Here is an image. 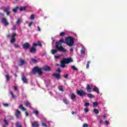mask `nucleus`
Returning a JSON list of instances; mask_svg holds the SVG:
<instances>
[{"mask_svg": "<svg viewBox=\"0 0 127 127\" xmlns=\"http://www.w3.org/2000/svg\"><path fill=\"white\" fill-rule=\"evenodd\" d=\"M73 62H74V60L72 58H64L61 62V67L64 68V67H66L65 64H70Z\"/></svg>", "mask_w": 127, "mask_h": 127, "instance_id": "f257e3e1", "label": "nucleus"}, {"mask_svg": "<svg viewBox=\"0 0 127 127\" xmlns=\"http://www.w3.org/2000/svg\"><path fill=\"white\" fill-rule=\"evenodd\" d=\"M58 51L59 52H67V50H66L65 49H64V47H60L59 48V47H58V45H56L55 46V49H53L51 51V53L52 54H56V53H57V52H58Z\"/></svg>", "mask_w": 127, "mask_h": 127, "instance_id": "f03ea898", "label": "nucleus"}, {"mask_svg": "<svg viewBox=\"0 0 127 127\" xmlns=\"http://www.w3.org/2000/svg\"><path fill=\"white\" fill-rule=\"evenodd\" d=\"M65 43L69 47H72L74 43V39L71 37H67L65 38Z\"/></svg>", "mask_w": 127, "mask_h": 127, "instance_id": "7ed1b4c3", "label": "nucleus"}, {"mask_svg": "<svg viewBox=\"0 0 127 127\" xmlns=\"http://www.w3.org/2000/svg\"><path fill=\"white\" fill-rule=\"evenodd\" d=\"M32 73L34 74V75H35L36 73H38V75L41 76L43 72H42V69L41 68H39L38 66H36L33 68Z\"/></svg>", "mask_w": 127, "mask_h": 127, "instance_id": "20e7f679", "label": "nucleus"}, {"mask_svg": "<svg viewBox=\"0 0 127 127\" xmlns=\"http://www.w3.org/2000/svg\"><path fill=\"white\" fill-rule=\"evenodd\" d=\"M76 94L78 96H80V97H84L85 95H87V93H86L85 91H84V90H77Z\"/></svg>", "mask_w": 127, "mask_h": 127, "instance_id": "39448f33", "label": "nucleus"}, {"mask_svg": "<svg viewBox=\"0 0 127 127\" xmlns=\"http://www.w3.org/2000/svg\"><path fill=\"white\" fill-rule=\"evenodd\" d=\"M15 36H16V33H14L12 34L11 36V40L10 41L11 43H14V42L16 41V39H15Z\"/></svg>", "mask_w": 127, "mask_h": 127, "instance_id": "423d86ee", "label": "nucleus"}, {"mask_svg": "<svg viewBox=\"0 0 127 127\" xmlns=\"http://www.w3.org/2000/svg\"><path fill=\"white\" fill-rule=\"evenodd\" d=\"M64 42H65L64 41V39H60V40H59V42H57L56 43V45H58V47H59L60 48V47H63V46H62V43H64Z\"/></svg>", "mask_w": 127, "mask_h": 127, "instance_id": "0eeeda50", "label": "nucleus"}, {"mask_svg": "<svg viewBox=\"0 0 127 127\" xmlns=\"http://www.w3.org/2000/svg\"><path fill=\"white\" fill-rule=\"evenodd\" d=\"M1 21L2 23L4 24V25H5V26H7V25H9V23H8V22H7V20L6 19V18L5 17L2 18Z\"/></svg>", "mask_w": 127, "mask_h": 127, "instance_id": "6e6552de", "label": "nucleus"}, {"mask_svg": "<svg viewBox=\"0 0 127 127\" xmlns=\"http://www.w3.org/2000/svg\"><path fill=\"white\" fill-rule=\"evenodd\" d=\"M23 48L24 49H29L30 48V44L28 42L25 43L23 45Z\"/></svg>", "mask_w": 127, "mask_h": 127, "instance_id": "1a4fd4ad", "label": "nucleus"}, {"mask_svg": "<svg viewBox=\"0 0 127 127\" xmlns=\"http://www.w3.org/2000/svg\"><path fill=\"white\" fill-rule=\"evenodd\" d=\"M25 64H27V62H26V61H25L21 59H20L19 65L23 66V65H25Z\"/></svg>", "mask_w": 127, "mask_h": 127, "instance_id": "9d476101", "label": "nucleus"}, {"mask_svg": "<svg viewBox=\"0 0 127 127\" xmlns=\"http://www.w3.org/2000/svg\"><path fill=\"white\" fill-rule=\"evenodd\" d=\"M36 51H37V50H36V48L32 47L30 49V53H32V54H34V53H36Z\"/></svg>", "mask_w": 127, "mask_h": 127, "instance_id": "9b49d317", "label": "nucleus"}, {"mask_svg": "<svg viewBox=\"0 0 127 127\" xmlns=\"http://www.w3.org/2000/svg\"><path fill=\"white\" fill-rule=\"evenodd\" d=\"M43 70H44V71H46L47 72H50V71H51L52 69H51V68H50L49 66L47 65L44 67Z\"/></svg>", "mask_w": 127, "mask_h": 127, "instance_id": "f8f14e48", "label": "nucleus"}, {"mask_svg": "<svg viewBox=\"0 0 127 127\" xmlns=\"http://www.w3.org/2000/svg\"><path fill=\"white\" fill-rule=\"evenodd\" d=\"M15 116L17 119H19V117L20 116V111H19L18 110H16Z\"/></svg>", "mask_w": 127, "mask_h": 127, "instance_id": "ddd939ff", "label": "nucleus"}, {"mask_svg": "<svg viewBox=\"0 0 127 127\" xmlns=\"http://www.w3.org/2000/svg\"><path fill=\"white\" fill-rule=\"evenodd\" d=\"M53 77H55V78H56V79H58V80H59V79H60L61 76H60V74L59 73H54L52 75Z\"/></svg>", "mask_w": 127, "mask_h": 127, "instance_id": "4468645a", "label": "nucleus"}, {"mask_svg": "<svg viewBox=\"0 0 127 127\" xmlns=\"http://www.w3.org/2000/svg\"><path fill=\"white\" fill-rule=\"evenodd\" d=\"M86 90L88 93H91V92H92V88H91L90 84H87Z\"/></svg>", "mask_w": 127, "mask_h": 127, "instance_id": "2eb2a0df", "label": "nucleus"}, {"mask_svg": "<svg viewBox=\"0 0 127 127\" xmlns=\"http://www.w3.org/2000/svg\"><path fill=\"white\" fill-rule=\"evenodd\" d=\"M22 80L25 84H27V79L26 78V77H25V76L24 75H22Z\"/></svg>", "mask_w": 127, "mask_h": 127, "instance_id": "dca6fc26", "label": "nucleus"}, {"mask_svg": "<svg viewBox=\"0 0 127 127\" xmlns=\"http://www.w3.org/2000/svg\"><path fill=\"white\" fill-rule=\"evenodd\" d=\"M25 107H28L29 108H31V104L29 101H27L25 102Z\"/></svg>", "mask_w": 127, "mask_h": 127, "instance_id": "f3484780", "label": "nucleus"}, {"mask_svg": "<svg viewBox=\"0 0 127 127\" xmlns=\"http://www.w3.org/2000/svg\"><path fill=\"white\" fill-rule=\"evenodd\" d=\"M70 99L72 100V101H75V99H76V95L73 93H71Z\"/></svg>", "mask_w": 127, "mask_h": 127, "instance_id": "a211bd4d", "label": "nucleus"}, {"mask_svg": "<svg viewBox=\"0 0 127 127\" xmlns=\"http://www.w3.org/2000/svg\"><path fill=\"white\" fill-rule=\"evenodd\" d=\"M39 125H38V123L36 122H34L32 123V127H38Z\"/></svg>", "mask_w": 127, "mask_h": 127, "instance_id": "6ab92c4d", "label": "nucleus"}, {"mask_svg": "<svg viewBox=\"0 0 127 127\" xmlns=\"http://www.w3.org/2000/svg\"><path fill=\"white\" fill-rule=\"evenodd\" d=\"M94 92H95V93H97V94H100V91H99V88H98V87H95L93 89Z\"/></svg>", "mask_w": 127, "mask_h": 127, "instance_id": "aec40b11", "label": "nucleus"}, {"mask_svg": "<svg viewBox=\"0 0 127 127\" xmlns=\"http://www.w3.org/2000/svg\"><path fill=\"white\" fill-rule=\"evenodd\" d=\"M19 109H20V110H21L22 111H23V112H24L25 111H26V109H25V108L23 107V106H22V105H20L19 106Z\"/></svg>", "mask_w": 127, "mask_h": 127, "instance_id": "412c9836", "label": "nucleus"}, {"mask_svg": "<svg viewBox=\"0 0 127 127\" xmlns=\"http://www.w3.org/2000/svg\"><path fill=\"white\" fill-rule=\"evenodd\" d=\"M26 6H21L19 8L20 11H23L24 10H26Z\"/></svg>", "mask_w": 127, "mask_h": 127, "instance_id": "4be33fe9", "label": "nucleus"}, {"mask_svg": "<svg viewBox=\"0 0 127 127\" xmlns=\"http://www.w3.org/2000/svg\"><path fill=\"white\" fill-rule=\"evenodd\" d=\"M64 87L63 86H59L58 89L59 91H61V92H64V90H63Z\"/></svg>", "mask_w": 127, "mask_h": 127, "instance_id": "5701e85b", "label": "nucleus"}, {"mask_svg": "<svg viewBox=\"0 0 127 127\" xmlns=\"http://www.w3.org/2000/svg\"><path fill=\"white\" fill-rule=\"evenodd\" d=\"M63 102L65 105H68L69 104V102L68 101V100H67V99H64L63 100Z\"/></svg>", "mask_w": 127, "mask_h": 127, "instance_id": "b1692460", "label": "nucleus"}, {"mask_svg": "<svg viewBox=\"0 0 127 127\" xmlns=\"http://www.w3.org/2000/svg\"><path fill=\"white\" fill-rule=\"evenodd\" d=\"M71 69H72L73 71H78V68H77L75 65H72Z\"/></svg>", "mask_w": 127, "mask_h": 127, "instance_id": "393cba45", "label": "nucleus"}, {"mask_svg": "<svg viewBox=\"0 0 127 127\" xmlns=\"http://www.w3.org/2000/svg\"><path fill=\"white\" fill-rule=\"evenodd\" d=\"M10 94L13 99H15V96L13 94V92H12V91H10Z\"/></svg>", "mask_w": 127, "mask_h": 127, "instance_id": "a878e982", "label": "nucleus"}, {"mask_svg": "<svg viewBox=\"0 0 127 127\" xmlns=\"http://www.w3.org/2000/svg\"><path fill=\"white\" fill-rule=\"evenodd\" d=\"M93 112L96 115H98L99 113V110L97 109H94V110H93Z\"/></svg>", "mask_w": 127, "mask_h": 127, "instance_id": "bb28decb", "label": "nucleus"}, {"mask_svg": "<svg viewBox=\"0 0 127 127\" xmlns=\"http://www.w3.org/2000/svg\"><path fill=\"white\" fill-rule=\"evenodd\" d=\"M37 45L39 47H42V44L39 41L37 42Z\"/></svg>", "mask_w": 127, "mask_h": 127, "instance_id": "cd10ccee", "label": "nucleus"}, {"mask_svg": "<svg viewBox=\"0 0 127 127\" xmlns=\"http://www.w3.org/2000/svg\"><path fill=\"white\" fill-rule=\"evenodd\" d=\"M33 113L36 115V116H38V115H39V112L36 110H34Z\"/></svg>", "mask_w": 127, "mask_h": 127, "instance_id": "c85d7f7f", "label": "nucleus"}, {"mask_svg": "<svg viewBox=\"0 0 127 127\" xmlns=\"http://www.w3.org/2000/svg\"><path fill=\"white\" fill-rule=\"evenodd\" d=\"M16 127H22L21 125L19 123V122H16L15 124Z\"/></svg>", "mask_w": 127, "mask_h": 127, "instance_id": "c756f323", "label": "nucleus"}, {"mask_svg": "<svg viewBox=\"0 0 127 127\" xmlns=\"http://www.w3.org/2000/svg\"><path fill=\"white\" fill-rule=\"evenodd\" d=\"M31 61H32V62H33V63H37V62H38L37 61V60H36L35 59H33V58H32L31 59Z\"/></svg>", "mask_w": 127, "mask_h": 127, "instance_id": "7c9ffc66", "label": "nucleus"}, {"mask_svg": "<svg viewBox=\"0 0 127 127\" xmlns=\"http://www.w3.org/2000/svg\"><path fill=\"white\" fill-rule=\"evenodd\" d=\"M87 97L88 98H89L90 99L92 98H94V95H93V94L89 93L87 95Z\"/></svg>", "mask_w": 127, "mask_h": 127, "instance_id": "2f4dec72", "label": "nucleus"}, {"mask_svg": "<svg viewBox=\"0 0 127 127\" xmlns=\"http://www.w3.org/2000/svg\"><path fill=\"white\" fill-rule=\"evenodd\" d=\"M99 105V103L97 102H93V107H97Z\"/></svg>", "mask_w": 127, "mask_h": 127, "instance_id": "473e14b6", "label": "nucleus"}, {"mask_svg": "<svg viewBox=\"0 0 127 127\" xmlns=\"http://www.w3.org/2000/svg\"><path fill=\"white\" fill-rule=\"evenodd\" d=\"M90 63L91 62L90 61H87V63L86 64V69H89V67Z\"/></svg>", "mask_w": 127, "mask_h": 127, "instance_id": "72a5a7b5", "label": "nucleus"}, {"mask_svg": "<svg viewBox=\"0 0 127 127\" xmlns=\"http://www.w3.org/2000/svg\"><path fill=\"white\" fill-rule=\"evenodd\" d=\"M5 77H6V79L7 81H9V79H10L9 75L6 74Z\"/></svg>", "mask_w": 127, "mask_h": 127, "instance_id": "f704fd0d", "label": "nucleus"}, {"mask_svg": "<svg viewBox=\"0 0 127 127\" xmlns=\"http://www.w3.org/2000/svg\"><path fill=\"white\" fill-rule=\"evenodd\" d=\"M8 10H9V7H7L5 9H4V10H3L4 12H6L8 11Z\"/></svg>", "mask_w": 127, "mask_h": 127, "instance_id": "c9c22d12", "label": "nucleus"}, {"mask_svg": "<svg viewBox=\"0 0 127 127\" xmlns=\"http://www.w3.org/2000/svg\"><path fill=\"white\" fill-rule=\"evenodd\" d=\"M60 57H61V55H55V59H59V58H60Z\"/></svg>", "mask_w": 127, "mask_h": 127, "instance_id": "e433bc0d", "label": "nucleus"}, {"mask_svg": "<svg viewBox=\"0 0 127 127\" xmlns=\"http://www.w3.org/2000/svg\"><path fill=\"white\" fill-rule=\"evenodd\" d=\"M20 20H21L20 18H18L17 19V21L16 22V23L17 24H19V23H20Z\"/></svg>", "mask_w": 127, "mask_h": 127, "instance_id": "4c0bfd02", "label": "nucleus"}, {"mask_svg": "<svg viewBox=\"0 0 127 127\" xmlns=\"http://www.w3.org/2000/svg\"><path fill=\"white\" fill-rule=\"evenodd\" d=\"M65 34H66V33L64 32H62L60 33V36H64V35H65Z\"/></svg>", "mask_w": 127, "mask_h": 127, "instance_id": "58836bf2", "label": "nucleus"}, {"mask_svg": "<svg viewBox=\"0 0 127 127\" xmlns=\"http://www.w3.org/2000/svg\"><path fill=\"white\" fill-rule=\"evenodd\" d=\"M12 11H13V12H17V7H16V8L13 9L12 10Z\"/></svg>", "mask_w": 127, "mask_h": 127, "instance_id": "ea45409f", "label": "nucleus"}, {"mask_svg": "<svg viewBox=\"0 0 127 127\" xmlns=\"http://www.w3.org/2000/svg\"><path fill=\"white\" fill-rule=\"evenodd\" d=\"M85 107H89L90 106V103L86 102L84 104Z\"/></svg>", "mask_w": 127, "mask_h": 127, "instance_id": "a19ab883", "label": "nucleus"}, {"mask_svg": "<svg viewBox=\"0 0 127 127\" xmlns=\"http://www.w3.org/2000/svg\"><path fill=\"white\" fill-rule=\"evenodd\" d=\"M4 123H5V125L6 126H8V122H7V121L6 120H4Z\"/></svg>", "mask_w": 127, "mask_h": 127, "instance_id": "79ce46f5", "label": "nucleus"}, {"mask_svg": "<svg viewBox=\"0 0 127 127\" xmlns=\"http://www.w3.org/2000/svg\"><path fill=\"white\" fill-rule=\"evenodd\" d=\"M42 126L43 127H47V125L44 123H42Z\"/></svg>", "mask_w": 127, "mask_h": 127, "instance_id": "37998d69", "label": "nucleus"}, {"mask_svg": "<svg viewBox=\"0 0 127 127\" xmlns=\"http://www.w3.org/2000/svg\"><path fill=\"white\" fill-rule=\"evenodd\" d=\"M14 47L15 48H19L20 47V46L17 44H15L14 45Z\"/></svg>", "mask_w": 127, "mask_h": 127, "instance_id": "c03bdc74", "label": "nucleus"}, {"mask_svg": "<svg viewBox=\"0 0 127 127\" xmlns=\"http://www.w3.org/2000/svg\"><path fill=\"white\" fill-rule=\"evenodd\" d=\"M36 46H38L37 44H36L35 43H33V47H32L35 48V47H36Z\"/></svg>", "mask_w": 127, "mask_h": 127, "instance_id": "a18cd8bd", "label": "nucleus"}, {"mask_svg": "<svg viewBox=\"0 0 127 127\" xmlns=\"http://www.w3.org/2000/svg\"><path fill=\"white\" fill-rule=\"evenodd\" d=\"M81 54H85V50L82 49L81 50Z\"/></svg>", "mask_w": 127, "mask_h": 127, "instance_id": "49530a36", "label": "nucleus"}, {"mask_svg": "<svg viewBox=\"0 0 127 127\" xmlns=\"http://www.w3.org/2000/svg\"><path fill=\"white\" fill-rule=\"evenodd\" d=\"M30 18H31V19H32V20L34 19V15L32 14V15H31V16H30Z\"/></svg>", "mask_w": 127, "mask_h": 127, "instance_id": "de8ad7c7", "label": "nucleus"}, {"mask_svg": "<svg viewBox=\"0 0 127 127\" xmlns=\"http://www.w3.org/2000/svg\"><path fill=\"white\" fill-rule=\"evenodd\" d=\"M68 76H69V75H68V74H65V75H64V78H65V79H67V78H68Z\"/></svg>", "mask_w": 127, "mask_h": 127, "instance_id": "09e8293b", "label": "nucleus"}, {"mask_svg": "<svg viewBox=\"0 0 127 127\" xmlns=\"http://www.w3.org/2000/svg\"><path fill=\"white\" fill-rule=\"evenodd\" d=\"M12 30L15 31L16 30V26L14 25L12 28Z\"/></svg>", "mask_w": 127, "mask_h": 127, "instance_id": "8fccbe9b", "label": "nucleus"}, {"mask_svg": "<svg viewBox=\"0 0 127 127\" xmlns=\"http://www.w3.org/2000/svg\"><path fill=\"white\" fill-rule=\"evenodd\" d=\"M84 112L85 113H88L89 112V109H88L87 108L84 109Z\"/></svg>", "mask_w": 127, "mask_h": 127, "instance_id": "3c124183", "label": "nucleus"}, {"mask_svg": "<svg viewBox=\"0 0 127 127\" xmlns=\"http://www.w3.org/2000/svg\"><path fill=\"white\" fill-rule=\"evenodd\" d=\"M33 24V21H32L30 23H29V27H30V26H31V25H32Z\"/></svg>", "mask_w": 127, "mask_h": 127, "instance_id": "603ef678", "label": "nucleus"}, {"mask_svg": "<svg viewBox=\"0 0 127 127\" xmlns=\"http://www.w3.org/2000/svg\"><path fill=\"white\" fill-rule=\"evenodd\" d=\"M83 127H89V126L88 125V124H84V125H83Z\"/></svg>", "mask_w": 127, "mask_h": 127, "instance_id": "864d4df0", "label": "nucleus"}, {"mask_svg": "<svg viewBox=\"0 0 127 127\" xmlns=\"http://www.w3.org/2000/svg\"><path fill=\"white\" fill-rule=\"evenodd\" d=\"M57 71V72H59L60 73H61V69H60V68H58Z\"/></svg>", "mask_w": 127, "mask_h": 127, "instance_id": "5fc2aeb1", "label": "nucleus"}, {"mask_svg": "<svg viewBox=\"0 0 127 127\" xmlns=\"http://www.w3.org/2000/svg\"><path fill=\"white\" fill-rule=\"evenodd\" d=\"M3 106L4 107H8V104H3Z\"/></svg>", "mask_w": 127, "mask_h": 127, "instance_id": "6e6d98bb", "label": "nucleus"}, {"mask_svg": "<svg viewBox=\"0 0 127 127\" xmlns=\"http://www.w3.org/2000/svg\"><path fill=\"white\" fill-rule=\"evenodd\" d=\"M14 90L15 91H17V90H18V89L17 88V87L16 86H14Z\"/></svg>", "mask_w": 127, "mask_h": 127, "instance_id": "4d7b16f0", "label": "nucleus"}, {"mask_svg": "<svg viewBox=\"0 0 127 127\" xmlns=\"http://www.w3.org/2000/svg\"><path fill=\"white\" fill-rule=\"evenodd\" d=\"M37 28L38 31H41V29H40V27L39 26H38Z\"/></svg>", "mask_w": 127, "mask_h": 127, "instance_id": "13d9d810", "label": "nucleus"}, {"mask_svg": "<svg viewBox=\"0 0 127 127\" xmlns=\"http://www.w3.org/2000/svg\"><path fill=\"white\" fill-rule=\"evenodd\" d=\"M10 14V12L9 11H8L6 12L7 15H9Z\"/></svg>", "mask_w": 127, "mask_h": 127, "instance_id": "bf43d9fd", "label": "nucleus"}, {"mask_svg": "<svg viewBox=\"0 0 127 127\" xmlns=\"http://www.w3.org/2000/svg\"><path fill=\"white\" fill-rule=\"evenodd\" d=\"M9 37H10V34H8L6 35V38H9Z\"/></svg>", "mask_w": 127, "mask_h": 127, "instance_id": "052dcab7", "label": "nucleus"}, {"mask_svg": "<svg viewBox=\"0 0 127 127\" xmlns=\"http://www.w3.org/2000/svg\"><path fill=\"white\" fill-rule=\"evenodd\" d=\"M105 125H109V121H105Z\"/></svg>", "mask_w": 127, "mask_h": 127, "instance_id": "680f3d73", "label": "nucleus"}, {"mask_svg": "<svg viewBox=\"0 0 127 127\" xmlns=\"http://www.w3.org/2000/svg\"><path fill=\"white\" fill-rule=\"evenodd\" d=\"M25 115H26V117H28V115H29L28 112H25Z\"/></svg>", "mask_w": 127, "mask_h": 127, "instance_id": "e2e57ef3", "label": "nucleus"}, {"mask_svg": "<svg viewBox=\"0 0 127 127\" xmlns=\"http://www.w3.org/2000/svg\"><path fill=\"white\" fill-rule=\"evenodd\" d=\"M0 15H1L2 16H3V15H4V14L3 13H0Z\"/></svg>", "mask_w": 127, "mask_h": 127, "instance_id": "0e129e2a", "label": "nucleus"}, {"mask_svg": "<svg viewBox=\"0 0 127 127\" xmlns=\"http://www.w3.org/2000/svg\"><path fill=\"white\" fill-rule=\"evenodd\" d=\"M99 124H103V120H101L99 122Z\"/></svg>", "mask_w": 127, "mask_h": 127, "instance_id": "69168bd1", "label": "nucleus"}, {"mask_svg": "<svg viewBox=\"0 0 127 127\" xmlns=\"http://www.w3.org/2000/svg\"><path fill=\"white\" fill-rule=\"evenodd\" d=\"M71 114H72V115H74V114H76V112H73V111H72V112H71Z\"/></svg>", "mask_w": 127, "mask_h": 127, "instance_id": "338daca9", "label": "nucleus"}, {"mask_svg": "<svg viewBox=\"0 0 127 127\" xmlns=\"http://www.w3.org/2000/svg\"><path fill=\"white\" fill-rule=\"evenodd\" d=\"M70 50L71 52H73L74 51V50L73 49H71Z\"/></svg>", "mask_w": 127, "mask_h": 127, "instance_id": "774afa93", "label": "nucleus"}]
</instances>
